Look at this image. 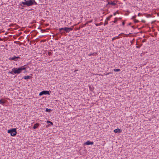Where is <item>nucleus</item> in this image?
<instances>
[{
  "mask_svg": "<svg viewBox=\"0 0 159 159\" xmlns=\"http://www.w3.org/2000/svg\"><path fill=\"white\" fill-rule=\"evenodd\" d=\"M37 3L34 0H24L19 3V5L20 7V9H22L26 7H30L33 5H36Z\"/></svg>",
  "mask_w": 159,
  "mask_h": 159,
  "instance_id": "obj_1",
  "label": "nucleus"
},
{
  "mask_svg": "<svg viewBox=\"0 0 159 159\" xmlns=\"http://www.w3.org/2000/svg\"><path fill=\"white\" fill-rule=\"evenodd\" d=\"M26 66L25 65L18 68H14L12 69L11 71H9L8 73L13 75L20 74L23 70H25L26 69V67H25Z\"/></svg>",
  "mask_w": 159,
  "mask_h": 159,
  "instance_id": "obj_2",
  "label": "nucleus"
},
{
  "mask_svg": "<svg viewBox=\"0 0 159 159\" xmlns=\"http://www.w3.org/2000/svg\"><path fill=\"white\" fill-rule=\"evenodd\" d=\"M73 26H72V27H64L62 28L59 29V31L60 32L61 34L65 33H69L70 31L73 30Z\"/></svg>",
  "mask_w": 159,
  "mask_h": 159,
  "instance_id": "obj_3",
  "label": "nucleus"
},
{
  "mask_svg": "<svg viewBox=\"0 0 159 159\" xmlns=\"http://www.w3.org/2000/svg\"><path fill=\"white\" fill-rule=\"evenodd\" d=\"M7 133L10 134L12 136H15L17 134L16 129V128H13L11 129L8 130Z\"/></svg>",
  "mask_w": 159,
  "mask_h": 159,
  "instance_id": "obj_4",
  "label": "nucleus"
},
{
  "mask_svg": "<svg viewBox=\"0 0 159 159\" xmlns=\"http://www.w3.org/2000/svg\"><path fill=\"white\" fill-rule=\"evenodd\" d=\"M49 92L47 90H44L40 93L39 95L41 96L43 95H49Z\"/></svg>",
  "mask_w": 159,
  "mask_h": 159,
  "instance_id": "obj_5",
  "label": "nucleus"
},
{
  "mask_svg": "<svg viewBox=\"0 0 159 159\" xmlns=\"http://www.w3.org/2000/svg\"><path fill=\"white\" fill-rule=\"evenodd\" d=\"M20 58L19 57L14 56L12 57H10L8 58V59L10 61H17L18 59H20Z\"/></svg>",
  "mask_w": 159,
  "mask_h": 159,
  "instance_id": "obj_6",
  "label": "nucleus"
},
{
  "mask_svg": "<svg viewBox=\"0 0 159 159\" xmlns=\"http://www.w3.org/2000/svg\"><path fill=\"white\" fill-rule=\"evenodd\" d=\"M122 130L121 129H116L114 130V132L116 133H119L121 132Z\"/></svg>",
  "mask_w": 159,
  "mask_h": 159,
  "instance_id": "obj_7",
  "label": "nucleus"
},
{
  "mask_svg": "<svg viewBox=\"0 0 159 159\" xmlns=\"http://www.w3.org/2000/svg\"><path fill=\"white\" fill-rule=\"evenodd\" d=\"M93 142H91L89 141H88L86 142H85L84 144L86 145H93Z\"/></svg>",
  "mask_w": 159,
  "mask_h": 159,
  "instance_id": "obj_8",
  "label": "nucleus"
},
{
  "mask_svg": "<svg viewBox=\"0 0 159 159\" xmlns=\"http://www.w3.org/2000/svg\"><path fill=\"white\" fill-rule=\"evenodd\" d=\"M6 102V101L3 99L0 100V104L4 105Z\"/></svg>",
  "mask_w": 159,
  "mask_h": 159,
  "instance_id": "obj_9",
  "label": "nucleus"
},
{
  "mask_svg": "<svg viewBox=\"0 0 159 159\" xmlns=\"http://www.w3.org/2000/svg\"><path fill=\"white\" fill-rule=\"evenodd\" d=\"M32 77L31 76L28 75V76H24L23 78L25 80H27L28 79H30Z\"/></svg>",
  "mask_w": 159,
  "mask_h": 159,
  "instance_id": "obj_10",
  "label": "nucleus"
},
{
  "mask_svg": "<svg viewBox=\"0 0 159 159\" xmlns=\"http://www.w3.org/2000/svg\"><path fill=\"white\" fill-rule=\"evenodd\" d=\"M39 123H36L34 125L33 128L34 129H35L36 128H37L39 126Z\"/></svg>",
  "mask_w": 159,
  "mask_h": 159,
  "instance_id": "obj_11",
  "label": "nucleus"
},
{
  "mask_svg": "<svg viewBox=\"0 0 159 159\" xmlns=\"http://www.w3.org/2000/svg\"><path fill=\"white\" fill-rule=\"evenodd\" d=\"M108 4L109 5L115 6L116 5V3L113 2H108Z\"/></svg>",
  "mask_w": 159,
  "mask_h": 159,
  "instance_id": "obj_12",
  "label": "nucleus"
},
{
  "mask_svg": "<svg viewBox=\"0 0 159 159\" xmlns=\"http://www.w3.org/2000/svg\"><path fill=\"white\" fill-rule=\"evenodd\" d=\"M112 15H111L110 16H109L108 17L107 19H106V20H110V18L112 17Z\"/></svg>",
  "mask_w": 159,
  "mask_h": 159,
  "instance_id": "obj_13",
  "label": "nucleus"
},
{
  "mask_svg": "<svg viewBox=\"0 0 159 159\" xmlns=\"http://www.w3.org/2000/svg\"><path fill=\"white\" fill-rule=\"evenodd\" d=\"M120 37L118 36L115 37L112 39V41L116 39H118Z\"/></svg>",
  "mask_w": 159,
  "mask_h": 159,
  "instance_id": "obj_14",
  "label": "nucleus"
},
{
  "mask_svg": "<svg viewBox=\"0 0 159 159\" xmlns=\"http://www.w3.org/2000/svg\"><path fill=\"white\" fill-rule=\"evenodd\" d=\"M113 70L115 72H118L120 70V69H114Z\"/></svg>",
  "mask_w": 159,
  "mask_h": 159,
  "instance_id": "obj_15",
  "label": "nucleus"
},
{
  "mask_svg": "<svg viewBox=\"0 0 159 159\" xmlns=\"http://www.w3.org/2000/svg\"><path fill=\"white\" fill-rule=\"evenodd\" d=\"M51 110L50 109H49L48 108H47L46 109V112H50L51 111Z\"/></svg>",
  "mask_w": 159,
  "mask_h": 159,
  "instance_id": "obj_16",
  "label": "nucleus"
},
{
  "mask_svg": "<svg viewBox=\"0 0 159 159\" xmlns=\"http://www.w3.org/2000/svg\"><path fill=\"white\" fill-rule=\"evenodd\" d=\"M117 21V18H115L114 20L112 22H113L114 23H116Z\"/></svg>",
  "mask_w": 159,
  "mask_h": 159,
  "instance_id": "obj_17",
  "label": "nucleus"
},
{
  "mask_svg": "<svg viewBox=\"0 0 159 159\" xmlns=\"http://www.w3.org/2000/svg\"><path fill=\"white\" fill-rule=\"evenodd\" d=\"M47 123H50L51 125H53V123H52V122H51V121H49V120H47Z\"/></svg>",
  "mask_w": 159,
  "mask_h": 159,
  "instance_id": "obj_18",
  "label": "nucleus"
},
{
  "mask_svg": "<svg viewBox=\"0 0 159 159\" xmlns=\"http://www.w3.org/2000/svg\"><path fill=\"white\" fill-rule=\"evenodd\" d=\"M134 21L135 23H137L139 22V20H137L134 19Z\"/></svg>",
  "mask_w": 159,
  "mask_h": 159,
  "instance_id": "obj_19",
  "label": "nucleus"
},
{
  "mask_svg": "<svg viewBox=\"0 0 159 159\" xmlns=\"http://www.w3.org/2000/svg\"><path fill=\"white\" fill-rule=\"evenodd\" d=\"M48 54L49 56H51L52 55V53L50 52H48Z\"/></svg>",
  "mask_w": 159,
  "mask_h": 159,
  "instance_id": "obj_20",
  "label": "nucleus"
},
{
  "mask_svg": "<svg viewBox=\"0 0 159 159\" xmlns=\"http://www.w3.org/2000/svg\"><path fill=\"white\" fill-rule=\"evenodd\" d=\"M108 24V23L107 21H105V22L104 24V25L105 26L106 25H107Z\"/></svg>",
  "mask_w": 159,
  "mask_h": 159,
  "instance_id": "obj_21",
  "label": "nucleus"
},
{
  "mask_svg": "<svg viewBox=\"0 0 159 159\" xmlns=\"http://www.w3.org/2000/svg\"><path fill=\"white\" fill-rule=\"evenodd\" d=\"M136 16H134L132 17V19H135L136 18Z\"/></svg>",
  "mask_w": 159,
  "mask_h": 159,
  "instance_id": "obj_22",
  "label": "nucleus"
},
{
  "mask_svg": "<svg viewBox=\"0 0 159 159\" xmlns=\"http://www.w3.org/2000/svg\"><path fill=\"white\" fill-rule=\"evenodd\" d=\"M95 25H96V26H98L99 25H100V24L97 23V24H95Z\"/></svg>",
  "mask_w": 159,
  "mask_h": 159,
  "instance_id": "obj_23",
  "label": "nucleus"
},
{
  "mask_svg": "<svg viewBox=\"0 0 159 159\" xmlns=\"http://www.w3.org/2000/svg\"><path fill=\"white\" fill-rule=\"evenodd\" d=\"M117 13H118V11H117L116 12L114 13L113 15H114L115 16L116 14Z\"/></svg>",
  "mask_w": 159,
  "mask_h": 159,
  "instance_id": "obj_24",
  "label": "nucleus"
},
{
  "mask_svg": "<svg viewBox=\"0 0 159 159\" xmlns=\"http://www.w3.org/2000/svg\"><path fill=\"white\" fill-rule=\"evenodd\" d=\"M94 53H91V54H89V56H92V55H94Z\"/></svg>",
  "mask_w": 159,
  "mask_h": 159,
  "instance_id": "obj_25",
  "label": "nucleus"
},
{
  "mask_svg": "<svg viewBox=\"0 0 159 159\" xmlns=\"http://www.w3.org/2000/svg\"><path fill=\"white\" fill-rule=\"evenodd\" d=\"M125 23L124 22H123L122 23V25H125Z\"/></svg>",
  "mask_w": 159,
  "mask_h": 159,
  "instance_id": "obj_26",
  "label": "nucleus"
},
{
  "mask_svg": "<svg viewBox=\"0 0 159 159\" xmlns=\"http://www.w3.org/2000/svg\"><path fill=\"white\" fill-rule=\"evenodd\" d=\"M146 40L145 39H143V41H142V42L143 43H144V42H145V41Z\"/></svg>",
  "mask_w": 159,
  "mask_h": 159,
  "instance_id": "obj_27",
  "label": "nucleus"
},
{
  "mask_svg": "<svg viewBox=\"0 0 159 159\" xmlns=\"http://www.w3.org/2000/svg\"><path fill=\"white\" fill-rule=\"evenodd\" d=\"M140 47L139 46H136V48H139Z\"/></svg>",
  "mask_w": 159,
  "mask_h": 159,
  "instance_id": "obj_28",
  "label": "nucleus"
},
{
  "mask_svg": "<svg viewBox=\"0 0 159 159\" xmlns=\"http://www.w3.org/2000/svg\"><path fill=\"white\" fill-rule=\"evenodd\" d=\"M141 14L140 13H139L138 14V16H140V15Z\"/></svg>",
  "mask_w": 159,
  "mask_h": 159,
  "instance_id": "obj_29",
  "label": "nucleus"
},
{
  "mask_svg": "<svg viewBox=\"0 0 159 159\" xmlns=\"http://www.w3.org/2000/svg\"><path fill=\"white\" fill-rule=\"evenodd\" d=\"M131 27H132V28H134V26H131Z\"/></svg>",
  "mask_w": 159,
  "mask_h": 159,
  "instance_id": "obj_30",
  "label": "nucleus"
},
{
  "mask_svg": "<svg viewBox=\"0 0 159 159\" xmlns=\"http://www.w3.org/2000/svg\"><path fill=\"white\" fill-rule=\"evenodd\" d=\"M131 24V23H129V25H130Z\"/></svg>",
  "mask_w": 159,
  "mask_h": 159,
  "instance_id": "obj_31",
  "label": "nucleus"
},
{
  "mask_svg": "<svg viewBox=\"0 0 159 159\" xmlns=\"http://www.w3.org/2000/svg\"><path fill=\"white\" fill-rule=\"evenodd\" d=\"M25 70H26V69ZM25 70V72H27L26 70Z\"/></svg>",
  "mask_w": 159,
  "mask_h": 159,
  "instance_id": "obj_32",
  "label": "nucleus"
},
{
  "mask_svg": "<svg viewBox=\"0 0 159 159\" xmlns=\"http://www.w3.org/2000/svg\"><path fill=\"white\" fill-rule=\"evenodd\" d=\"M92 22V21L91 20V21H90L89 22V23H91V22Z\"/></svg>",
  "mask_w": 159,
  "mask_h": 159,
  "instance_id": "obj_33",
  "label": "nucleus"
},
{
  "mask_svg": "<svg viewBox=\"0 0 159 159\" xmlns=\"http://www.w3.org/2000/svg\"><path fill=\"white\" fill-rule=\"evenodd\" d=\"M111 25H114V24H113V23H112V24H111Z\"/></svg>",
  "mask_w": 159,
  "mask_h": 159,
  "instance_id": "obj_34",
  "label": "nucleus"
},
{
  "mask_svg": "<svg viewBox=\"0 0 159 159\" xmlns=\"http://www.w3.org/2000/svg\"><path fill=\"white\" fill-rule=\"evenodd\" d=\"M109 73H107V74H108V75Z\"/></svg>",
  "mask_w": 159,
  "mask_h": 159,
  "instance_id": "obj_35",
  "label": "nucleus"
},
{
  "mask_svg": "<svg viewBox=\"0 0 159 159\" xmlns=\"http://www.w3.org/2000/svg\"><path fill=\"white\" fill-rule=\"evenodd\" d=\"M124 1H125L126 0H123Z\"/></svg>",
  "mask_w": 159,
  "mask_h": 159,
  "instance_id": "obj_36",
  "label": "nucleus"
}]
</instances>
